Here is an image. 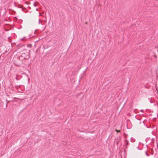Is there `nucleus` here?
Segmentation results:
<instances>
[{
	"label": "nucleus",
	"mask_w": 158,
	"mask_h": 158,
	"mask_svg": "<svg viewBox=\"0 0 158 158\" xmlns=\"http://www.w3.org/2000/svg\"><path fill=\"white\" fill-rule=\"evenodd\" d=\"M125 142L126 144V146H127V145L129 144L127 140H126L125 141Z\"/></svg>",
	"instance_id": "nucleus-4"
},
{
	"label": "nucleus",
	"mask_w": 158,
	"mask_h": 158,
	"mask_svg": "<svg viewBox=\"0 0 158 158\" xmlns=\"http://www.w3.org/2000/svg\"><path fill=\"white\" fill-rule=\"evenodd\" d=\"M115 131L117 133L120 132V130H118L117 129H115Z\"/></svg>",
	"instance_id": "nucleus-5"
},
{
	"label": "nucleus",
	"mask_w": 158,
	"mask_h": 158,
	"mask_svg": "<svg viewBox=\"0 0 158 158\" xmlns=\"http://www.w3.org/2000/svg\"><path fill=\"white\" fill-rule=\"evenodd\" d=\"M135 139H134V138H133V137L131 138V141L132 142H135Z\"/></svg>",
	"instance_id": "nucleus-2"
},
{
	"label": "nucleus",
	"mask_w": 158,
	"mask_h": 158,
	"mask_svg": "<svg viewBox=\"0 0 158 158\" xmlns=\"http://www.w3.org/2000/svg\"><path fill=\"white\" fill-rule=\"evenodd\" d=\"M16 79L17 80H19V79L17 77H16Z\"/></svg>",
	"instance_id": "nucleus-9"
},
{
	"label": "nucleus",
	"mask_w": 158,
	"mask_h": 158,
	"mask_svg": "<svg viewBox=\"0 0 158 158\" xmlns=\"http://www.w3.org/2000/svg\"><path fill=\"white\" fill-rule=\"evenodd\" d=\"M145 154H146V155L147 156H149V154H148V153L147 151H146L145 152Z\"/></svg>",
	"instance_id": "nucleus-6"
},
{
	"label": "nucleus",
	"mask_w": 158,
	"mask_h": 158,
	"mask_svg": "<svg viewBox=\"0 0 158 158\" xmlns=\"http://www.w3.org/2000/svg\"><path fill=\"white\" fill-rule=\"evenodd\" d=\"M24 38H23V39H21V40H23V39H24Z\"/></svg>",
	"instance_id": "nucleus-11"
},
{
	"label": "nucleus",
	"mask_w": 158,
	"mask_h": 158,
	"mask_svg": "<svg viewBox=\"0 0 158 158\" xmlns=\"http://www.w3.org/2000/svg\"><path fill=\"white\" fill-rule=\"evenodd\" d=\"M7 106V104L6 103V107Z\"/></svg>",
	"instance_id": "nucleus-12"
},
{
	"label": "nucleus",
	"mask_w": 158,
	"mask_h": 158,
	"mask_svg": "<svg viewBox=\"0 0 158 158\" xmlns=\"http://www.w3.org/2000/svg\"><path fill=\"white\" fill-rule=\"evenodd\" d=\"M140 111H141V112H143V110H140Z\"/></svg>",
	"instance_id": "nucleus-10"
},
{
	"label": "nucleus",
	"mask_w": 158,
	"mask_h": 158,
	"mask_svg": "<svg viewBox=\"0 0 158 158\" xmlns=\"http://www.w3.org/2000/svg\"><path fill=\"white\" fill-rule=\"evenodd\" d=\"M39 23L40 24L41 23L40 20V19H39Z\"/></svg>",
	"instance_id": "nucleus-8"
},
{
	"label": "nucleus",
	"mask_w": 158,
	"mask_h": 158,
	"mask_svg": "<svg viewBox=\"0 0 158 158\" xmlns=\"http://www.w3.org/2000/svg\"><path fill=\"white\" fill-rule=\"evenodd\" d=\"M29 56L28 55H27L26 56V57H24V58H23V59L24 60H25V59H27V60L28 59H29Z\"/></svg>",
	"instance_id": "nucleus-3"
},
{
	"label": "nucleus",
	"mask_w": 158,
	"mask_h": 158,
	"mask_svg": "<svg viewBox=\"0 0 158 158\" xmlns=\"http://www.w3.org/2000/svg\"><path fill=\"white\" fill-rule=\"evenodd\" d=\"M41 24H42V25H43V23H41Z\"/></svg>",
	"instance_id": "nucleus-13"
},
{
	"label": "nucleus",
	"mask_w": 158,
	"mask_h": 158,
	"mask_svg": "<svg viewBox=\"0 0 158 158\" xmlns=\"http://www.w3.org/2000/svg\"><path fill=\"white\" fill-rule=\"evenodd\" d=\"M25 53H23L22 54V55L20 56L18 58L20 60H22L23 59V58L24 57H25Z\"/></svg>",
	"instance_id": "nucleus-1"
},
{
	"label": "nucleus",
	"mask_w": 158,
	"mask_h": 158,
	"mask_svg": "<svg viewBox=\"0 0 158 158\" xmlns=\"http://www.w3.org/2000/svg\"><path fill=\"white\" fill-rule=\"evenodd\" d=\"M34 6H37V5L35 3H34Z\"/></svg>",
	"instance_id": "nucleus-7"
}]
</instances>
